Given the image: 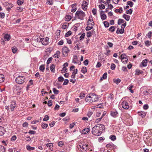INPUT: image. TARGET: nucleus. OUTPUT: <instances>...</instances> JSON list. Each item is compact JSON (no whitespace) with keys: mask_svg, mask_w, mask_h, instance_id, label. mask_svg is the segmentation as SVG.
<instances>
[{"mask_svg":"<svg viewBox=\"0 0 152 152\" xmlns=\"http://www.w3.org/2000/svg\"><path fill=\"white\" fill-rule=\"evenodd\" d=\"M104 129V127L102 124H98L92 128V133L95 136H99L101 134Z\"/></svg>","mask_w":152,"mask_h":152,"instance_id":"obj_1","label":"nucleus"},{"mask_svg":"<svg viewBox=\"0 0 152 152\" xmlns=\"http://www.w3.org/2000/svg\"><path fill=\"white\" fill-rule=\"evenodd\" d=\"M97 96L94 94H90L87 95L85 98L86 101L88 103H91L98 100Z\"/></svg>","mask_w":152,"mask_h":152,"instance_id":"obj_2","label":"nucleus"},{"mask_svg":"<svg viewBox=\"0 0 152 152\" xmlns=\"http://www.w3.org/2000/svg\"><path fill=\"white\" fill-rule=\"evenodd\" d=\"M89 145V143L87 144L84 142H82L79 143L77 146V148L82 152H86L87 150L88 147Z\"/></svg>","mask_w":152,"mask_h":152,"instance_id":"obj_3","label":"nucleus"},{"mask_svg":"<svg viewBox=\"0 0 152 152\" xmlns=\"http://www.w3.org/2000/svg\"><path fill=\"white\" fill-rule=\"evenodd\" d=\"M75 15L77 18L81 20H83V18L86 16L85 12L81 10H77L76 12Z\"/></svg>","mask_w":152,"mask_h":152,"instance_id":"obj_4","label":"nucleus"},{"mask_svg":"<svg viewBox=\"0 0 152 152\" xmlns=\"http://www.w3.org/2000/svg\"><path fill=\"white\" fill-rule=\"evenodd\" d=\"M37 41L39 42H41L43 45H46L48 44V38L47 37L43 38H39L37 39Z\"/></svg>","mask_w":152,"mask_h":152,"instance_id":"obj_5","label":"nucleus"},{"mask_svg":"<svg viewBox=\"0 0 152 152\" xmlns=\"http://www.w3.org/2000/svg\"><path fill=\"white\" fill-rule=\"evenodd\" d=\"M25 77L23 76H19L16 77V81L19 84H22L24 82Z\"/></svg>","mask_w":152,"mask_h":152,"instance_id":"obj_6","label":"nucleus"},{"mask_svg":"<svg viewBox=\"0 0 152 152\" xmlns=\"http://www.w3.org/2000/svg\"><path fill=\"white\" fill-rule=\"evenodd\" d=\"M62 50V54L64 56V57L67 56L68 53L70 51L68 48L66 46H65L63 48Z\"/></svg>","mask_w":152,"mask_h":152,"instance_id":"obj_7","label":"nucleus"},{"mask_svg":"<svg viewBox=\"0 0 152 152\" xmlns=\"http://www.w3.org/2000/svg\"><path fill=\"white\" fill-rule=\"evenodd\" d=\"M122 101H123V102L122 103V106L123 108L124 109H128L129 107V106L128 105L127 102L126 101H124V98L122 99Z\"/></svg>","mask_w":152,"mask_h":152,"instance_id":"obj_8","label":"nucleus"},{"mask_svg":"<svg viewBox=\"0 0 152 152\" xmlns=\"http://www.w3.org/2000/svg\"><path fill=\"white\" fill-rule=\"evenodd\" d=\"M88 3L85 1H83L82 4V8L84 10H86L87 8Z\"/></svg>","mask_w":152,"mask_h":152,"instance_id":"obj_9","label":"nucleus"},{"mask_svg":"<svg viewBox=\"0 0 152 152\" xmlns=\"http://www.w3.org/2000/svg\"><path fill=\"white\" fill-rule=\"evenodd\" d=\"M16 102L15 101H12L10 104V109L12 111L14 110V108L16 107Z\"/></svg>","mask_w":152,"mask_h":152,"instance_id":"obj_10","label":"nucleus"},{"mask_svg":"<svg viewBox=\"0 0 152 152\" xmlns=\"http://www.w3.org/2000/svg\"><path fill=\"white\" fill-rule=\"evenodd\" d=\"M111 115L113 117H115L118 116V113L116 110H113L111 112Z\"/></svg>","mask_w":152,"mask_h":152,"instance_id":"obj_11","label":"nucleus"},{"mask_svg":"<svg viewBox=\"0 0 152 152\" xmlns=\"http://www.w3.org/2000/svg\"><path fill=\"white\" fill-rule=\"evenodd\" d=\"M87 24L88 25H90L92 26H93L94 25V23L92 20V19L89 18L87 22Z\"/></svg>","mask_w":152,"mask_h":152,"instance_id":"obj_12","label":"nucleus"},{"mask_svg":"<svg viewBox=\"0 0 152 152\" xmlns=\"http://www.w3.org/2000/svg\"><path fill=\"white\" fill-rule=\"evenodd\" d=\"M90 129L88 128H86L84 129L82 131V133L83 134H86L90 131Z\"/></svg>","mask_w":152,"mask_h":152,"instance_id":"obj_13","label":"nucleus"},{"mask_svg":"<svg viewBox=\"0 0 152 152\" xmlns=\"http://www.w3.org/2000/svg\"><path fill=\"white\" fill-rule=\"evenodd\" d=\"M69 23H64L62 24L61 27L62 28L65 29L68 27Z\"/></svg>","mask_w":152,"mask_h":152,"instance_id":"obj_14","label":"nucleus"},{"mask_svg":"<svg viewBox=\"0 0 152 152\" xmlns=\"http://www.w3.org/2000/svg\"><path fill=\"white\" fill-rule=\"evenodd\" d=\"M5 131L4 128L2 126H0V135H2L5 132Z\"/></svg>","mask_w":152,"mask_h":152,"instance_id":"obj_15","label":"nucleus"},{"mask_svg":"<svg viewBox=\"0 0 152 152\" xmlns=\"http://www.w3.org/2000/svg\"><path fill=\"white\" fill-rule=\"evenodd\" d=\"M4 37L6 41H8L10 38V35L8 34H4Z\"/></svg>","mask_w":152,"mask_h":152,"instance_id":"obj_16","label":"nucleus"},{"mask_svg":"<svg viewBox=\"0 0 152 152\" xmlns=\"http://www.w3.org/2000/svg\"><path fill=\"white\" fill-rule=\"evenodd\" d=\"M46 146L49 149L52 151L53 150V144L52 143H49L46 144Z\"/></svg>","mask_w":152,"mask_h":152,"instance_id":"obj_17","label":"nucleus"},{"mask_svg":"<svg viewBox=\"0 0 152 152\" xmlns=\"http://www.w3.org/2000/svg\"><path fill=\"white\" fill-rule=\"evenodd\" d=\"M55 65L53 64H52L50 66V68L51 71L53 73H54L55 72Z\"/></svg>","mask_w":152,"mask_h":152,"instance_id":"obj_18","label":"nucleus"},{"mask_svg":"<svg viewBox=\"0 0 152 152\" xmlns=\"http://www.w3.org/2000/svg\"><path fill=\"white\" fill-rule=\"evenodd\" d=\"M60 51L58 50L56 51V53L54 54L53 57L56 58H59L60 56Z\"/></svg>","mask_w":152,"mask_h":152,"instance_id":"obj_19","label":"nucleus"},{"mask_svg":"<svg viewBox=\"0 0 152 152\" xmlns=\"http://www.w3.org/2000/svg\"><path fill=\"white\" fill-rule=\"evenodd\" d=\"M122 28L119 30V29L118 28L117 31L116 33L118 34L120 33L121 34H123L124 32V28H122V27L121 26Z\"/></svg>","mask_w":152,"mask_h":152,"instance_id":"obj_20","label":"nucleus"},{"mask_svg":"<svg viewBox=\"0 0 152 152\" xmlns=\"http://www.w3.org/2000/svg\"><path fill=\"white\" fill-rule=\"evenodd\" d=\"M76 5H77L76 4H74L72 5V9L71 10L72 12H74L76 11L77 9V8L76 7Z\"/></svg>","mask_w":152,"mask_h":152,"instance_id":"obj_21","label":"nucleus"},{"mask_svg":"<svg viewBox=\"0 0 152 152\" xmlns=\"http://www.w3.org/2000/svg\"><path fill=\"white\" fill-rule=\"evenodd\" d=\"M138 114L139 116L142 117H143L145 116L146 114L145 112L143 111H140L138 112Z\"/></svg>","mask_w":152,"mask_h":152,"instance_id":"obj_22","label":"nucleus"},{"mask_svg":"<svg viewBox=\"0 0 152 152\" xmlns=\"http://www.w3.org/2000/svg\"><path fill=\"white\" fill-rule=\"evenodd\" d=\"M107 76V73H105L102 75V77L101 78L100 81H101L103 80V79H106Z\"/></svg>","mask_w":152,"mask_h":152,"instance_id":"obj_23","label":"nucleus"},{"mask_svg":"<svg viewBox=\"0 0 152 152\" xmlns=\"http://www.w3.org/2000/svg\"><path fill=\"white\" fill-rule=\"evenodd\" d=\"M127 118H126L125 119V120L126 121L128 122H130L132 121V117L129 116V115H127L126 116Z\"/></svg>","mask_w":152,"mask_h":152,"instance_id":"obj_24","label":"nucleus"},{"mask_svg":"<svg viewBox=\"0 0 152 152\" xmlns=\"http://www.w3.org/2000/svg\"><path fill=\"white\" fill-rule=\"evenodd\" d=\"M71 16L69 15H66L65 17V20L66 21H69L71 19Z\"/></svg>","mask_w":152,"mask_h":152,"instance_id":"obj_25","label":"nucleus"},{"mask_svg":"<svg viewBox=\"0 0 152 152\" xmlns=\"http://www.w3.org/2000/svg\"><path fill=\"white\" fill-rule=\"evenodd\" d=\"M123 18H124L126 20L129 21V20L130 16L124 14L123 15Z\"/></svg>","mask_w":152,"mask_h":152,"instance_id":"obj_26","label":"nucleus"},{"mask_svg":"<svg viewBox=\"0 0 152 152\" xmlns=\"http://www.w3.org/2000/svg\"><path fill=\"white\" fill-rule=\"evenodd\" d=\"M4 80V76L2 74H0V83L3 82Z\"/></svg>","mask_w":152,"mask_h":152,"instance_id":"obj_27","label":"nucleus"},{"mask_svg":"<svg viewBox=\"0 0 152 152\" xmlns=\"http://www.w3.org/2000/svg\"><path fill=\"white\" fill-rule=\"evenodd\" d=\"M12 52L14 53H15L17 52L18 50L17 48L15 46L13 47L12 48Z\"/></svg>","mask_w":152,"mask_h":152,"instance_id":"obj_28","label":"nucleus"},{"mask_svg":"<svg viewBox=\"0 0 152 152\" xmlns=\"http://www.w3.org/2000/svg\"><path fill=\"white\" fill-rule=\"evenodd\" d=\"M109 100L110 101H112L113 99V95L112 94H110L108 96Z\"/></svg>","mask_w":152,"mask_h":152,"instance_id":"obj_29","label":"nucleus"},{"mask_svg":"<svg viewBox=\"0 0 152 152\" xmlns=\"http://www.w3.org/2000/svg\"><path fill=\"white\" fill-rule=\"evenodd\" d=\"M147 59L143 60L142 63L143 66H147Z\"/></svg>","mask_w":152,"mask_h":152,"instance_id":"obj_30","label":"nucleus"},{"mask_svg":"<svg viewBox=\"0 0 152 152\" xmlns=\"http://www.w3.org/2000/svg\"><path fill=\"white\" fill-rule=\"evenodd\" d=\"M78 61L77 57L76 56H74L73 57V61L75 63H77Z\"/></svg>","mask_w":152,"mask_h":152,"instance_id":"obj_31","label":"nucleus"},{"mask_svg":"<svg viewBox=\"0 0 152 152\" xmlns=\"http://www.w3.org/2000/svg\"><path fill=\"white\" fill-rule=\"evenodd\" d=\"M45 69V65H42L39 67V69L42 72H43L44 71Z\"/></svg>","mask_w":152,"mask_h":152,"instance_id":"obj_32","label":"nucleus"},{"mask_svg":"<svg viewBox=\"0 0 152 152\" xmlns=\"http://www.w3.org/2000/svg\"><path fill=\"white\" fill-rule=\"evenodd\" d=\"M5 151V148L3 146L0 145V152H4Z\"/></svg>","mask_w":152,"mask_h":152,"instance_id":"obj_33","label":"nucleus"},{"mask_svg":"<svg viewBox=\"0 0 152 152\" xmlns=\"http://www.w3.org/2000/svg\"><path fill=\"white\" fill-rule=\"evenodd\" d=\"M142 73V71L139 69H137L135 71V75H139Z\"/></svg>","mask_w":152,"mask_h":152,"instance_id":"obj_34","label":"nucleus"},{"mask_svg":"<svg viewBox=\"0 0 152 152\" xmlns=\"http://www.w3.org/2000/svg\"><path fill=\"white\" fill-rule=\"evenodd\" d=\"M27 149L29 151L32 150L34 149V148L31 147L29 145H27L26 146Z\"/></svg>","mask_w":152,"mask_h":152,"instance_id":"obj_35","label":"nucleus"},{"mask_svg":"<svg viewBox=\"0 0 152 152\" xmlns=\"http://www.w3.org/2000/svg\"><path fill=\"white\" fill-rule=\"evenodd\" d=\"M82 72L83 73L85 74L87 72L86 68V67L84 66L83 67L81 70Z\"/></svg>","mask_w":152,"mask_h":152,"instance_id":"obj_36","label":"nucleus"},{"mask_svg":"<svg viewBox=\"0 0 152 152\" xmlns=\"http://www.w3.org/2000/svg\"><path fill=\"white\" fill-rule=\"evenodd\" d=\"M90 25H88V26L86 28V30H89L93 28V26H90Z\"/></svg>","mask_w":152,"mask_h":152,"instance_id":"obj_37","label":"nucleus"},{"mask_svg":"<svg viewBox=\"0 0 152 152\" xmlns=\"http://www.w3.org/2000/svg\"><path fill=\"white\" fill-rule=\"evenodd\" d=\"M127 4L129 5L131 7H132L134 4V3L130 1H128L127 2Z\"/></svg>","mask_w":152,"mask_h":152,"instance_id":"obj_38","label":"nucleus"},{"mask_svg":"<svg viewBox=\"0 0 152 152\" xmlns=\"http://www.w3.org/2000/svg\"><path fill=\"white\" fill-rule=\"evenodd\" d=\"M145 45L147 46H148L150 45L151 44V41H147L145 42Z\"/></svg>","mask_w":152,"mask_h":152,"instance_id":"obj_39","label":"nucleus"},{"mask_svg":"<svg viewBox=\"0 0 152 152\" xmlns=\"http://www.w3.org/2000/svg\"><path fill=\"white\" fill-rule=\"evenodd\" d=\"M53 91L55 94H57L59 93L58 91L55 88H53Z\"/></svg>","mask_w":152,"mask_h":152,"instance_id":"obj_40","label":"nucleus"},{"mask_svg":"<svg viewBox=\"0 0 152 152\" xmlns=\"http://www.w3.org/2000/svg\"><path fill=\"white\" fill-rule=\"evenodd\" d=\"M99 8L100 9H104L105 8V7L104 5L102 4L99 6Z\"/></svg>","mask_w":152,"mask_h":152,"instance_id":"obj_41","label":"nucleus"},{"mask_svg":"<svg viewBox=\"0 0 152 152\" xmlns=\"http://www.w3.org/2000/svg\"><path fill=\"white\" fill-rule=\"evenodd\" d=\"M101 18L102 20H104L106 19L107 16L103 14L101 15Z\"/></svg>","mask_w":152,"mask_h":152,"instance_id":"obj_42","label":"nucleus"},{"mask_svg":"<svg viewBox=\"0 0 152 152\" xmlns=\"http://www.w3.org/2000/svg\"><path fill=\"white\" fill-rule=\"evenodd\" d=\"M110 139L113 141H114L116 139V137L114 135H111L110 137Z\"/></svg>","mask_w":152,"mask_h":152,"instance_id":"obj_43","label":"nucleus"},{"mask_svg":"<svg viewBox=\"0 0 152 152\" xmlns=\"http://www.w3.org/2000/svg\"><path fill=\"white\" fill-rule=\"evenodd\" d=\"M104 26L105 27H108L109 26V24L107 21H104Z\"/></svg>","mask_w":152,"mask_h":152,"instance_id":"obj_44","label":"nucleus"},{"mask_svg":"<svg viewBox=\"0 0 152 152\" xmlns=\"http://www.w3.org/2000/svg\"><path fill=\"white\" fill-rule=\"evenodd\" d=\"M72 32L71 31H69L68 32H67L66 35H65V36L66 37H69V36L71 34H72Z\"/></svg>","mask_w":152,"mask_h":152,"instance_id":"obj_45","label":"nucleus"},{"mask_svg":"<svg viewBox=\"0 0 152 152\" xmlns=\"http://www.w3.org/2000/svg\"><path fill=\"white\" fill-rule=\"evenodd\" d=\"M47 4L49 5H52L53 4V1L52 0H48Z\"/></svg>","mask_w":152,"mask_h":152,"instance_id":"obj_46","label":"nucleus"},{"mask_svg":"<svg viewBox=\"0 0 152 152\" xmlns=\"http://www.w3.org/2000/svg\"><path fill=\"white\" fill-rule=\"evenodd\" d=\"M121 82V80L119 79H117L114 80V82L116 84H118Z\"/></svg>","mask_w":152,"mask_h":152,"instance_id":"obj_47","label":"nucleus"},{"mask_svg":"<svg viewBox=\"0 0 152 152\" xmlns=\"http://www.w3.org/2000/svg\"><path fill=\"white\" fill-rule=\"evenodd\" d=\"M16 10L18 12H22L23 10V9L20 7H17Z\"/></svg>","mask_w":152,"mask_h":152,"instance_id":"obj_48","label":"nucleus"},{"mask_svg":"<svg viewBox=\"0 0 152 152\" xmlns=\"http://www.w3.org/2000/svg\"><path fill=\"white\" fill-rule=\"evenodd\" d=\"M64 43V41L61 39L58 43V45H63Z\"/></svg>","mask_w":152,"mask_h":152,"instance_id":"obj_49","label":"nucleus"},{"mask_svg":"<svg viewBox=\"0 0 152 152\" xmlns=\"http://www.w3.org/2000/svg\"><path fill=\"white\" fill-rule=\"evenodd\" d=\"M23 3V0H18L17 3L18 5H21Z\"/></svg>","mask_w":152,"mask_h":152,"instance_id":"obj_50","label":"nucleus"},{"mask_svg":"<svg viewBox=\"0 0 152 152\" xmlns=\"http://www.w3.org/2000/svg\"><path fill=\"white\" fill-rule=\"evenodd\" d=\"M48 126V124H43L42 125V127L43 129L46 128Z\"/></svg>","mask_w":152,"mask_h":152,"instance_id":"obj_51","label":"nucleus"},{"mask_svg":"<svg viewBox=\"0 0 152 152\" xmlns=\"http://www.w3.org/2000/svg\"><path fill=\"white\" fill-rule=\"evenodd\" d=\"M115 27L114 26H112L110 27L109 28L110 31L111 32H113L115 31Z\"/></svg>","mask_w":152,"mask_h":152,"instance_id":"obj_52","label":"nucleus"},{"mask_svg":"<svg viewBox=\"0 0 152 152\" xmlns=\"http://www.w3.org/2000/svg\"><path fill=\"white\" fill-rule=\"evenodd\" d=\"M121 59V61L123 63H124V64L126 63L127 62V61H128V59L127 58H122Z\"/></svg>","mask_w":152,"mask_h":152,"instance_id":"obj_53","label":"nucleus"},{"mask_svg":"<svg viewBox=\"0 0 152 152\" xmlns=\"http://www.w3.org/2000/svg\"><path fill=\"white\" fill-rule=\"evenodd\" d=\"M115 65L114 64H111V69L112 70H114L115 69Z\"/></svg>","mask_w":152,"mask_h":152,"instance_id":"obj_54","label":"nucleus"},{"mask_svg":"<svg viewBox=\"0 0 152 152\" xmlns=\"http://www.w3.org/2000/svg\"><path fill=\"white\" fill-rule=\"evenodd\" d=\"M58 80L59 81L62 82L64 80V78L62 76H60L58 78Z\"/></svg>","mask_w":152,"mask_h":152,"instance_id":"obj_55","label":"nucleus"},{"mask_svg":"<svg viewBox=\"0 0 152 152\" xmlns=\"http://www.w3.org/2000/svg\"><path fill=\"white\" fill-rule=\"evenodd\" d=\"M102 118V117H101L99 118L96 119L95 121V122L96 123H98L100 121H101Z\"/></svg>","mask_w":152,"mask_h":152,"instance_id":"obj_56","label":"nucleus"},{"mask_svg":"<svg viewBox=\"0 0 152 152\" xmlns=\"http://www.w3.org/2000/svg\"><path fill=\"white\" fill-rule=\"evenodd\" d=\"M92 33L91 31H88L87 33V36L88 37H90L91 36Z\"/></svg>","mask_w":152,"mask_h":152,"instance_id":"obj_57","label":"nucleus"},{"mask_svg":"<svg viewBox=\"0 0 152 152\" xmlns=\"http://www.w3.org/2000/svg\"><path fill=\"white\" fill-rule=\"evenodd\" d=\"M80 44H77L75 46V48L77 50H79L80 48L81 47L80 45Z\"/></svg>","mask_w":152,"mask_h":152,"instance_id":"obj_58","label":"nucleus"},{"mask_svg":"<svg viewBox=\"0 0 152 152\" xmlns=\"http://www.w3.org/2000/svg\"><path fill=\"white\" fill-rule=\"evenodd\" d=\"M101 114V112L100 111H98L96 114V117H99L100 116Z\"/></svg>","mask_w":152,"mask_h":152,"instance_id":"obj_59","label":"nucleus"},{"mask_svg":"<svg viewBox=\"0 0 152 152\" xmlns=\"http://www.w3.org/2000/svg\"><path fill=\"white\" fill-rule=\"evenodd\" d=\"M61 71L63 72H67V69L66 67H63Z\"/></svg>","mask_w":152,"mask_h":152,"instance_id":"obj_60","label":"nucleus"},{"mask_svg":"<svg viewBox=\"0 0 152 152\" xmlns=\"http://www.w3.org/2000/svg\"><path fill=\"white\" fill-rule=\"evenodd\" d=\"M85 96V94L83 93H81L80 95V97L81 98H84Z\"/></svg>","mask_w":152,"mask_h":152,"instance_id":"obj_61","label":"nucleus"},{"mask_svg":"<svg viewBox=\"0 0 152 152\" xmlns=\"http://www.w3.org/2000/svg\"><path fill=\"white\" fill-rule=\"evenodd\" d=\"M64 143L62 141L59 142L58 143V145L59 146H62L64 145Z\"/></svg>","mask_w":152,"mask_h":152,"instance_id":"obj_62","label":"nucleus"},{"mask_svg":"<svg viewBox=\"0 0 152 152\" xmlns=\"http://www.w3.org/2000/svg\"><path fill=\"white\" fill-rule=\"evenodd\" d=\"M69 82V80L67 79H66L64 80V81L63 83V85H67Z\"/></svg>","mask_w":152,"mask_h":152,"instance_id":"obj_63","label":"nucleus"},{"mask_svg":"<svg viewBox=\"0 0 152 152\" xmlns=\"http://www.w3.org/2000/svg\"><path fill=\"white\" fill-rule=\"evenodd\" d=\"M132 12V9H130L126 11V13L129 14H131Z\"/></svg>","mask_w":152,"mask_h":152,"instance_id":"obj_64","label":"nucleus"}]
</instances>
